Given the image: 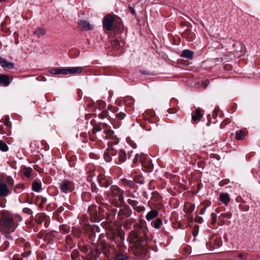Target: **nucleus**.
Returning <instances> with one entry per match:
<instances>
[{
    "label": "nucleus",
    "mask_w": 260,
    "mask_h": 260,
    "mask_svg": "<svg viewBox=\"0 0 260 260\" xmlns=\"http://www.w3.org/2000/svg\"><path fill=\"white\" fill-rule=\"evenodd\" d=\"M143 233L141 229L133 230L129 234L128 240L133 244L132 249L135 255L141 256L145 253L143 243L144 241Z\"/></svg>",
    "instance_id": "1"
},
{
    "label": "nucleus",
    "mask_w": 260,
    "mask_h": 260,
    "mask_svg": "<svg viewBox=\"0 0 260 260\" xmlns=\"http://www.w3.org/2000/svg\"><path fill=\"white\" fill-rule=\"evenodd\" d=\"M124 190L118 186L113 185L105 192L109 201L116 207H120L124 203Z\"/></svg>",
    "instance_id": "2"
},
{
    "label": "nucleus",
    "mask_w": 260,
    "mask_h": 260,
    "mask_svg": "<svg viewBox=\"0 0 260 260\" xmlns=\"http://www.w3.org/2000/svg\"><path fill=\"white\" fill-rule=\"evenodd\" d=\"M17 226L12 215L4 213L2 214L0 218V231L4 233L13 232Z\"/></svg>",
    "instance_id": "3"
},
{
    "label": "nucleus",
    "mask_w": 260,
    "mask_h": 260,
    "mask_svg": "<svg viewBox=\"0 0 260 260\" xmlns=\"http://www.w3.org/2000/svg\"><path fill=\"white\" fill-rule=\"evenodd\" d=\"M107 124L105 123H101L99 125H96L93 126L92 128V132L93 134H95L97 132H100L104 129V134H105V137L107 139H113L115 140L114 142L115 144L118 143L117 139L113 136V132L109 128H107Z\"/></svg>",
    "instance_id": "4"
},
{
    "label": "nucleus",
    "mask_w": 260,
    "mask_h": 260,
    "mask_svg": "<svg viewBox=\"0 0 260 260\" xmlns=\"http://www.w3.org/2000/svg\"><path fill=\"white\" fill-rule=\"evenodd\" d=\"M83 71V69L80 67H72L70 69H53L50 71V72L52 74L55 75H67L70 74H76L81 73Z\"/></svg>",
    "instance_id": "5"
},
{
    "label": "nucleus",
    "mask_w": 260,
    "mask_h": 260,
    "mask_svg": "<svg viewBox=\"0 0 260 260\" xmlns=\"http://www.w3.org/2000/svg\"><path fill=\"white\" fill-rule=\"evenodd\" d=\"M116 16L114 14H109L104 18L103 25L107 30H112L113 28V24L115 22Z\"/></svg>",
    "instance_id": "6"
},
{
    "label": "nucleus",
    "mask_w": 260,
    "mask_h": 260,
    "mask_svg": "<svg viewBox=\"0 0 260 260\" xmlns=\"http://www.w3.org/2000/svg\"><path fill=\"white\" fill-rule=\"evenodd\" d=\"M60 191L64 193H68L74 189V184L72 181L64 180L59 183Z\"/></svg>",
    "instance_id": "7"
},
{
    "label": "nucleus",
    "mask_w": 260,
    "mask_h": 260,
    "mask_svg": "<svg viewBox=\"0 0 260 260\" xmlns=\"http://www.w3.org/2000/svg\"><path fill=\"white\" fill-rule=\"evenodd\" d=\"M98 210L99 213L97 212V208L95 206H91L88 208L89 214L92 217H94L96 221H99L101 219V216H104L101 207H98Z\"/></svg>",
    "instance_id": "8"
},
{
    "label": "nucleus",
    "mask_w": 260,
    "mask_h": 260,
    "mask_svg": "<svg viewBox=\"0 0 260 260\" xmlns=\"http://www.w3.org/2000/svg\"><path fill=\"white\" fill-rule=\"evenodd\" d=\"M98 182L102 187H107L112 183L111 178L103 174H100L98 176Z\"/></svg>",
    "instance_id": "9"
},
{
    "label": "nucleus",
    "mask_w": 260,
    "mask_h": 260,
    "mask_svg": "<svg viewBox=\"0 0 260 260\" xmlns=\"http://www.w3.org/2000/svg\"><path fill=\"white\" fill-rule=\"evenodd\" d=\"M9 194L8 186L5 180L0 177V197H7Z\"/></svg>",
    "instance_id": "10"
},
{
    "label": "nucleus",
    "mask_w": 260,
    "mask_h": 260,
    "mask_svg": "<svg viewBox=\"0 0 260 260\" xmlns=\"http://www.w3.org/2000/svg\"><path fill=\"white\" fill-rule=\"evenodd\" d=\"M78 26L82 31H87L93 29V26L88 21L84 20H80L78 22Z\"/></svg>",
    "instance_id": "11"
},
{
    "label": "nucleus",
    "mask_w": 260,
    "mask_h": 260,
    "mask_svg": "<svg viewBox=\"0 0 260 260\" xmlns=\"http://www.w3.org/2000/svg\"><path fill=\"white\" fill-rule=\"evenodd\" d=\"M0 133L2 135H10V125L9 120L6 121L3 124L0 125Z\"/></svg>",
    "instance_id": "12"
},
{
    "label": "nucleus",
    "mask_w": 260,
    "mask_h": 260,
    "mask_svg": "<svg viewBox=\"0 0 260 260\" xmlns=\"http://www.w3.org/2000/svg\"><path fill=\"white\" fill-rule=\"evenodd\" d=\"M132 152H128L127 155L125 151L122 149L120 150L118 153V159L120 162H124L127 159V157L128 158H130L131 154Z\"/></svg>",
    "instance_id": "13"
},
{
    "label": "nucleus",
    "mask_w": 260,
    "mask_h": 260,
    "mask_svg": "<svg viewBox=\"0 0 260 260\" xmlns=\"http://www.w3.org/2000/svg\"><path fill=\"white\" fill-rule=\"evenodd\" d=\"M202 117L203 114H201L200 109L197 108L194 113L192 114L191 119L194 121H197L200 120Z\"/></svg>",
    "instance_id": "14"
},
{
    "label": "nucleus",
    "mask_w": 260,
    "mask_h": 260,
    "mask_svg": "<svg viewBox=\"0 0 260 260\" xmlns=\"http://www.w3.org/2000/svg\"><path fill=\"white\" fill-rule=\"evenodd\" d=\"M131 215L130 211L126 208L120 209L118 212V215L120 218H125L129 217Z\"/></svg>",
    "instance_id": "15"
},
{
    "label": "nucleus",
    "mask_w": 260,
    "mask_h": 260,
    "mask_svg": "<svg viewBox=\"0 0 260 260\" xmlns=\"http://www.w3.org/2000/svg\"><path fill=\"white\" fill-rule=\"evenodd\" d=\"M193 52L188 49L183 50L181 52V56L187 59H192L193 58Z\"/></svg>",
    "instance_id": "16"
},
{
    "label": "nucleus",
    "mask_w": 260,
    "mask_h": 260,
    "mask_svg": "<svg viewBox=\"0 0 260 260\" xmlns=\"http://www.w3.org/2000/svg\"><path fill=\"white\" fill-rule=\"evenodd\" d=\"M158 212L156 210H152L149 211L146 216V219L148 221H150L157 216Z\"/></svg>",
    "instance_id": "17"
},
{
    "label": "nucleus",
    "mask_w": 260,
    "mask_h": 260,
    "mask_svg": "<svg viewBox=\"0 0 260 260\" xmlns=\"http://www.w3.org/2000/svg\"><path fill=\"white\" fill-rule=\"evenodd\" d=\"M10 83L9 78L6 75H0V84L5 86H7Z\"/></svg>",
    "instance_id": "18"
},
{
    "label": "nucleus",
    "mask_w": 260,
    "mask_h": 260,
    "mask_svg": "<svg viewBox=\"0 0 260 260\" xmlns=\"http://www.w3.org/2000/svg\"><path fill=\"white\" fill-rule=\"evenodd\" d=\"M22 173L26 178H30L31 176L32 169L31 168L24 167L22 170Z\"/></svg>",
    "instance_id": "19"
},
{
    "label": "nucleus",
    "mask_w": 260,
    "mask_h": 260,
    "mask_svg": "<svg viewBox=\"0 0 260 260\" xmlns=\"http://www.w3.org/2000/svg\"><path fill=\"white\" fill-rule=\"evenodd\" d=\"M46 31L42 28H37L34 31V34L37 37L40 38L41 36H44L45 34Z\"/></svg>",
    "instance_id": "20"
},
{
    "label": "nucleus",
    "mask_w": 260,
    "mask_h": 260,
    "mask_svg": "<svg viewBox=\"0 0 260 260\" xmlns=\"http://www.w3.org/2000/svg\"><path fill=\"white\" fill-rule=\"evenodd\" d=\"M122 181L123 184L126 186H128L132 188H134L135 187V184L134 183V180H128L126 179H123Z\"/></svg>",
    "instance_id": "21"
},
{
    "label": "nucleus",
    "mask_w": 260,
    "mask_h": 260,
    "mask_svg": "<svg viewBox=\"0 0 260 260\" xmlns=\"http://www.w3.org/2000/svg\"><path fill=\"white\" fill-rule=\"evenodd\" d=\"M220 200L224 204H227L230 201V198L227 193H221L219 196Z\"/></svg>",
    "instance_id": "22"
},
{
    "label": "nucleus",
    "mask_w": 260,
    "mask_h": 260,
    "mask_svg": "<svg viewBox=\"0 0 260 260\" xmlns=\"http://www.w3.org/2000/svg\"><path fill=\"white\" fill-rule=\"evenodd\" d=\"M145 157V156L142 154H136L135 155V157L134 158L133 162V163L135 164L140 161L142 164L143 162V158Z\"/></svg>",
    "instance_id": "23"
},
{
    "label": "nucleus",
    "mask_w": 260,
    "mask_h": 260,
    "mask_svg": "<svg viewBox=\"0 0 260 260\" xmlns=\"http://www.w3.org/2000/svg\"><path fill=\"white\" fill-rule=\"evenodd\" d=\"M114 153L112 151H109L108 152H105L104 155V159L107 162L111 161L112 160L111 155H114Z\"/></svg>",
    "instance_id": "24"
},
{
    "label": "nucleus",
    "mask_w": 260,
    "mask_h": 260,
    "mask_svg": "<svg viewBox=\"0 0 260 260\" xmlns=\"http://www.w3.org/2000/svg\"><path fill=\"white\" fill-rule=\"evenodd\" d=\"M246 136V133L243 131H240L236 133V139L238 140H241Z\"/></svg>",
    "instance_id": "25"
},
{
    "label": "nucleus",
    "mask_w": 260,
    "mask_h": 260,
    "mask_svg": "<svg viewBox=\"0 0 260 260\" xmlns=\"http://www.w3.org/2000/svg\"><path fill=\"white\" fill-rule=\"evenodd\" d=\"M41 188V185L38 182L35 181L32 184V189L34 191L38 192Z\"/></svg>",
    "instance_id": "26"
},
{
    "label": "nucleus",
    "mask_w": 260,
    "mask_h": 260,
    "mask_svg": "<svg viewBox=\"0 0 260 260\" xmlns=\"http://www.w3.org/2000/svg\"><path fill=\"white\" fill-rule=\"evenodd\" d=\"M111 46L113 49L117 50L120 46V42L117 40H113L111 42Z\"/></svg>",
    "instance_id": "27"
},
{
    "label": "nucleus",
    "mask_w": 260,
    "mask_h": 260,
    "mask_svg": "<svg viewBox=\"0 0 260 260\" xmlns=\"http://www.w3.org/2000/svg\"><path fill=\"white\" fill-rule=\"evenodd\" d=\"M127 256L124 254L118 253L115 257L114 260H127Z\"/></svg>",
    "instance_id": "28"
},
{
    "label": "nucleus",
    "mask_w": 260,
    "mask_h": 260,
    "mask_svg": "<svg viewBox=\"0 0 260 260\" xmlns=\"http://www.w3.org/2000/svg\"><path fill=\"white\" fill-rule=\"evenodd\" d=\"M134 183L143 184L144 183V179L143 177L137 176L134 179Z\"/></svg>",
    "instance_id": "29"
},
{
    "label": "nucleus",
    "mask_w": 260,
    "mask_h": 260,
    "mask_svg": "<svg viewBox=\"0 0 260 260\" xmlns=\"http://www.w3.org/2000/svg\"><path fill=\"white\" fill-rule=\"evenodd\" d=\"M162 220L160 218H157L154 222L153 226L155 229H159L162 225Z\"/></svg>",
    "instance_id": "30"
},
{
    "label": "nucleus",
    "mask_w": 260,
    "mask_h": 260,
    "mask_svg": "<svg viewBox=\"0 0 260 260\" xmlns=\"http://www.w3.org/2000/svg\"><path fill=\"white\" fill-rule=\"evenodd\" d=\"M220 216L225 219H230L232 216V214L230 212H223L220 214Z\"/></svg>",
    "instance_id": "31"
},
{
    "label": "nucleus",
    "mask_w": 260,
    "mask_h": 260,
    "mask_svg": "<svg viewBox=\"0 0 260 260\" xmlns=\"http://www.w3.org/2000/svg\"><path fill=\"white\" fill-rule=\"evenodd\" d=\"M0 150L4 152H6L8 150V147L7 144L1 141H0Z\"/></svg>",
    "instance_id": "32"
},
{
    "label": "nucleus",
    "mask_w": 260,
    "mask_h": 260,
    "mask_svg": "<svg viewBox=\"0 0 260 260\" xmlns=\"http://www.w3.org/2000/svg\"><path fill=\"white\" fill-rule=\"evenodd\" d=\"M132 224V221L129 220H126L123 223V227L124 229L128 230L131 227Z\"/></svg>",
    "instance_id": "33"
},
{
    "label": "nucleus",
    "mask_w": 260,
    "mask_h": 260,
    "mask_svg": "<svg viewBox=\"0 0 260 260\" xmlns=\"http://www.w3.org/2000/svg\"><path fill=\"white\" fill-rule=\"evenodd\" d=\"M194 209V206L192 205H189V207H186V213L187 214H190Z\"/></svg>",
    "instance_id": "34"
},
{
    "label": "nucleus",
    "mask_w": 260,
    "mask_h": 260,
    "mask_svg": "<svg viewBox=\"0 0 260 260\" xmlns=\"http://www.w3.org/2000/svg\"><path fill=\"white\" fill-rule=\"evenodd\" d=\"M152 198L155 200V201H158L159 199V194L157 191H154L151 193Z\"/></svg>",
    "instance_id": "35"
},
{
    "label": "nucleus",
    "mask_w": 260,
    "mask_h": 260,
    "mask_svg": "<svg viewBox=\"0 0 260 260\" xmlns=\"http://www.w3.org/2000/svg\"><path fill=\"white\" fill-rule=\"evenodd\" d=\"M134 210H136L138 212H142L145 211V208L143 206L137 205L134 208Z\"/></svg>",
    "instance_id": "36"
},
{
    "label": "nucleus",
    "mask_w": 260,
    "mask_h": 260,
    "mask_svg": "<svg viewBox=\"0 0 260 260\" xmlns=\"http://www.w3.org/2000/svg\"><path fill=\"white\" fill-rule=\"evenodd\" d=\"M0 64L2 65H13L12 63L8 62L5 59L0 57Z\"/></svg>",
    "instance_id": "37"
},
{
    "label": "nucleus",
    "mask_w": 260,
    "mask_h": 260,
    "mask_svg": "<svg viewBox=\"0 0 260 260\" xmlns=\"http://www.w3.org/2000/svg\"><path fill=\"white\" fill-rule=\"evenodd\" d=\"M126 114L123 112H119L116 115V117L120 120L123 119L125 117Z\"/></svg>",
    "instance_id": "38"
},
{
    "label": "nucleus",
    "mask_w": 260,
    "mask_h": 260,
    "mask_svg": "<svg viewBox=\"0 0 260 260\" xmlns=\"http://www.w3.org/2000/svg\"><path fill=\"white\" fill-rule=\"evenodd\" d=\"M128 202L129 204H131L133 207L134 209L136 207V206L137 205H138V202L134 201V200H131V199L128 200Z\"/></svg>",
    "instance_id": "39"
},
{
    "label": "nucleus",
    "mask_w": 260,
    "mask_h": 260,
    "mask_svg": "<svg viewBox=\"0 0 260 260\" xmlns=\"http://www.w3.org/2000/svg\"><path fill=\"white\" fill-rule=\"evenodd\" d=\"M154 182V180H151L148 184V188L150 190H153L155 188V185H153V183Z\"/></svg>",
    "instance_id": "40"
},
{
    "label": "nucleus",
    "mask_w": 260,
    "mask_h": 260,
    "mask_svg": "<svg viewBox=\"0 0 260 260\" xmlns=\"http://www.w3.org/2000/svg\"><path fill=\"white\" fill-rule=\"evenodd\" d=\"M142 165L143 167L148 168L149 170H151L153 167V165L150 162H148L147 164H146L145 162H143Z\"/></svg>",
    "instance_id": "41"
},
{
    "label": "nucleus",
    "mask_w": 260,
    "mask_h": 260,
    "mask_svg": "<svg viewBox=\"0 0 260 260\" xmlns=\"http://www.w3.org/2000/svg\"><path fill=\"white\" fill-rule=\"evenodd\" d=\"M127 142L129 143V145L133 148H136L137 147V145L136 144L132 141V140H129V141L128 140V139H127Z\"/></svg>",
    "instance_id": "42"
},
{
    "label": "nucleus",
    "mask_w": 260,
    "mask_h": 260,
    "mask_svg": "<svg viewBox=\"0 0 260 260\" xmlns=\"http://www.w3.org/2000/svg\"><path fill=\"white\" fill-rule=\"evenodd\" d=\"M140 72L142 74H144V75H155V74L154 73H152V72H148V71H145V70H140Z\"/></svg>",
    "instance_id": "43"
},
{
    "label": "nucleus",
    "mask_w": 260,
    "mask_h": 260,
    "mask_svg": "<svg viewBox=\"0 0 260 260\" xmlns=\"http://www.w3.org/2000/svg\"><path fill=\"white\" fill-rule=\"evenodd\" d=\"M89 193L88 192H85V193H83L82 196L83 200H84V201H88V199H86V197H89Z\"/></svg>",
    "instance_id": "44"
},
{
    "label": "nucleus",
    "mask_w": 260,
    "mask_h": 260,
    "mask_svg": "<svg viewBox=\"0 0 260 260\" xmlns=\"http://www.w3.org/2000/svg\"><path fill=\"white\" fill-rule=\"evenodd\" d=\"M229 56L228 55H223V57H222V61H229L231 58H229Z\"/></svg>",
    "instance_id": "45"
},
{
    "label": "nucleus",
    "mask_w": 260,
    "mask_h": 260,
    "mask_svg": "<svg viewBox=\"0 0 260 260\" xmlns=\"http://www.w3.org/2000/svg\"><path fill=\"white\" fill-rule=\"evenodd\" d=\"M128 10H129V12L131 13H132V14H134L135 13V9L132 7H128Z\"/></svg>",
    "instance_id": "46"
},
{
    "label": "nucleus",
    "mask_w": 260,
    "mask_h": 260,
    "mask_svg": "<svg viewBox=\"0 0 260 260\" xmlns=\"http://www.w3.org/2000/svg\"><path fill=\"white\" fill-rule=\"evenodd\" d=\"M31 252L30 251H27L24 253L22 254V255L24 256V257H25V256H27L28 255H30Z\"/></svg>",
    "instance_id": "47"
},
{
    "label": "nucleus",
    "mask_w": 260,
    "mask_h": 260,
    "mask_svg": "<svg viewBox=\"0 0 260 260\" xmlns=\"http://www.w3.org/2000/svg\"><path fill=\"white\" fill-rule=\"evenodd\" d=\"M206 209V207H204V208H202L200 210V214H201V215L204 214L205 212Z\"/></svg>",
    "instance_id": "48"
},
{
    "label": "nucleus",
    "mask_w": 260,
    "mask_h": 260,
    "mask_svg": "<svg viewBox=\"0 0 260 260\" xmlns=\"http://www.w3.org/2000/svg\"><path fill=\"white\" fill-rule=\"evenodd\" d=\"M47 202V199L46 198H42L41 203L42 204H44Z\"/></svg>",
    "instance_id": "49"
},
{
    "label": "nucleus",
    "mask_w": 260,
    "mask_h": 260,
    "mask_svg": "<svg viewBox=\"0 0 260 260\" xmlns=\"http://www.w3.org/2000/svg\"><path fill=\"white\" fill-rule=\"evenodd\" d=\"M23 212L26 213H27V214H30V213L29 212V211H30V210L28 208H25V209H23Z\"/></svg>",
    "instance_id": "50"
},
{
    "label": "nucleus",
    "mask_w": 260,
    "mask_h": 260,
    "mask_svg": "<svg viewBox=\"0 0 260 260\" xmlns=\"http://www.w3.org/2000/svg\"><path fill=\"white\" fill-rule=\"evenodd\" d=\"M5 67L7 68V69L9 70H12L13 69H14V66H5Z\"/></svg>",
    "instance_id": "51"
},
{
    "label": "nucleus",
    "mask_w": 260,
    "mask_h": 260,
    "mask_svg": "<svg viewBox=\"0 0 260 260\" xmlns=\"http://www.w3.org/2000/svg\"><path fill=\"white\" fill-rule=\"evenodd\" d=\"M232 66H223V68L225 70H230L231 69Z\"/></svg>",
    "instance_id": "52"
},
{
    "label": "nucleus",
    "mask_w": 260,
    "mask_h": 260,
    "mask_svg": "<svg viewBox=\"0 0 260 260\" xmlns=\"http://www.w3.org/2000/svg\"><path fill=\"white\" fill-rule=\"evenodd\" d=\"M238 257L240 258H243L244 257V254L242 253H239L238 255Z\"/></svg>",
    "instance_id": "53"
},
{
    "label": "nucleus",
    "mask_w": 260,
    "mask_h": 260,
    "mask_svg": "<svg viewBox=\"0 0 260 260\" xmlns=\"http://www.w3.org/2000/svg\"><path fill=\"white\" fill-rule=\"evenodd\" d=\"M217 114V111H216V109H215L213 111V116H215Z\"/></svg>",
    "instance_id": "54"
},
{
    "label": "nucleus",
    "mask_w": 260,
    "mask_h": 260,
    "mask_svg": "<svg viewBox=\"0 0 260 260\" xmlns=\"http://www.w3.org/2000/svg\"><path fill=\"white\" fill-rule=\"evenodd\" d=\"M43 205H44V204H42V203L41 202V203H40V204H39V207H40V208H43Z\"/></svg>",
    "instance_id": "55"
},
{
    "label": "nucleus",
    "mask_w": 260,
    "mask_h": 260,
    "mask_svg": "<svg viewBox=\"0 0 260 260\" xmlns=\"http://www.w3.org/2000/svg\"><path fill=\"white\" fill-rule=\"evenodd\" d=\"M8 184L10 185H12L13 184V181H10Z\"/></svg>",
    "instance_id": "56"
},
{
    "label": "nucleus",
    "mask_w": 260,
    "mask_h": 260,
    "mask_svg": "<svg viewBox=\"0 0 260 260\" xmlns=\"http://www.w3.org/2000/svg\"><path fill=\"white\" fill-rule=\"evenodd\" d=\"M111 239L112 240H113V241H115V238H114V237L113 236H112V237H111Z\"/></svg>",
    "instance_id": "57"
},
{
    "label": "nucleus",
    "mask_w": 260,
    "mask_h": 260,
    "mask_svg": "<svg viewBox=\"0 0 260 260\" xmlns=\"http://www.w3.org/2000/svg\"><path fill=\"white\" fill-rule=\"evenodd\" d=\"M6 0H0V2H5Z\"/></svg>",
    "instance_id": "58"
},
{
    "label": "nucleus",
    "mask_w": 260,
    "mask_h": 260,
    "mask_svg": "<svg viewBox=\"0 0 260 260\" xmlns=\"http://www.w3.org/2000/svg\"><path fill=\"white\" fill-rule=\"evenodd\" d=\"M92 229H93V230H94V229H98V227H96V226L93 227Z\"/></svg>",
    "instance_id": "59"
},
{
    "label": "nucleus",
    "mask_w": 260,
    "mask_h": 260,
    "mask_svg": "<svg viewBox=\"0 0 260 260\" xmlns=\"http://www.w3.org/2000/svg\"><path fill=\"white\" fill-rule=\"evenodd\" d=\"M212 217H213H213H214V216H215V215L214 214H212Z\"/></svg>",
    "instance_id": "60"
},
{
    "label": "nucleus",
    "mask_w": 260,
    "mask_h": 260,
    "mask_svg": "<svg viewBox=\"0 0 260 260\" xmlns=\"http://www.w3.org/2000/svg\"><path fill=\"white\" fill-rule=\"evenodd\" d=\"M207 125L208 126H209V125H210V123L208 122V123L207 124Z\"/></svg>",
    "instance_id": "61"
}]
</instances>
